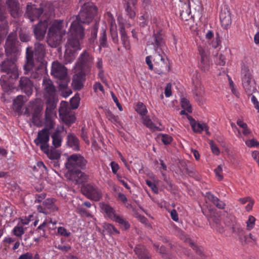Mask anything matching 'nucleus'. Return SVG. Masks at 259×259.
Masks as SVG:
<instances>
[{"instance_id":"obj_1","label":"nucleus","mask_w":259,"mask_h":259,"mask_svg":"<svg viewBox=\"0 0 259 259\" xmlns=\"http://www.w3.org/2000/svg\"><path fill=\"white\" fill-rule=\"evenodd\" d=\"M84 36V28L77 22H72L68 35L67 49L65 54L66 63H71L75 58V52L80 50V44Z\"/></svg>"},{"instance_id":"obj_2","label":"nucleus","mask_w":259,"mask_h":259,"mask_svg":"<svg viewBox=\"0 0 259 259\" xmlns=\"http://www.w3.org/2000/svg\"><path fill=\"white\" fill-rule=\"evenodd\" d=\"M46 55V47L43 43L36 42L33 48L28 47L26 49L25 68L29 70L33 65V62H46L44 57Z\"/></svg>"},{"instance_id":"obj_3","label":"nucleus","mask_w":259,"mask_h":259,"mask_svg":"<svg viewBox=\"0 0 259 259\" xmlns=\"http://www.w3.org/2000/svg\"><path fill=\"white\" fill-rule=\"evenodd\" d=\"M48 33L47 41L48 44L52 48L57 47L60 44L63 35L64 34L62 31V21L55 20L51 23Z\"/></svg>"},{"instance_id":"obj_4","label":"nucleus","mask_w":259,"mask_h":259,"mask_svg":"<svg viewBox=\"0 0 259 259\" xmlns=\"http://www.w3.org/2000/svg\"><path fill=\"white\" fill-rule=\"evenodd\" d=\"M87 164V160L82 156L78 154H73L68 157L66 167L67 169L70 170L76 169L75 173L78 177H81L83 173L80 170L86 169Z\"/></svg>"},{"instance_id":"obj_5","label":"nucleus","mask_w":259,"mask_h":259,"mask_svg":"<svg viewBox=\"0 0 259 259\" xmlns=\"http://www.w3.org/2000/svg\"><path fill=\"white\" fill-rule=\"evenodd\" d=\"M51 74L58 79V83L61 88H67L69 79L67 68L58 61L52 63Z\"/></svg>"},{"instance_id":"obj_6","label":"nucleus","mask_w":259,"mask_h":259,"mask_svg":"<svg viewBox=\"0 0 259 259\" xmlns=\"http://www.w3.org/2000/svg\"><path fill=\"white\" fill-rule=\"evenodd\" d=\"M147 47L153 49L154 52L162 53L165 46L164 32L161 29L153 31V34L147 42Z\"/></svg>"},{"instance_id":"obj_7","label":"nucleus","mask_w":259,"mask_h":259,"mask_svg":"<svg viewBox=\"0 0 259 259\" xmlns=\"http://www.w3.org/2000/svg\"><path fill=\"white\" fill-rule=\"evenodd\" d=\"M241 79L243 87L246 94L250 96L256 91L254 79L247 66L243 64L241 67Z\"/></svg>"},{"instance_id":"obj_8","label":"nucleus","mask_w":259,"mask_h":259,"mask_svg":"<svg viewBox=\"0 0 259 259\" xmlns=\"http://www.w3.org/2000/svg\"><path fill=\"white\" fill-rule=\"evenodd\" d=\"M86 7H82L75 20L81 26V24H89L92 21L97 12V8L94 4H90Z\"/></svg>"},{"instance_id":"obj_9","label":"nucleus","mask_w":259,"mask_h":259,"mask_svg":"<svg viewBox=\"0 0 259 259\" xmlns=\"http://www.w3.org/2000/svg\"><path fill=\"white\" fill-rule=\"evenodd\" d=\"M94 62V57L87 51H84L77 60L75 65L76 69L86 72L90 71Z\"/></svg>"},{"instance_id":"obj_10","label":"nucleus","mask_w":259,"mask_h":259,"mask_svg":"<svg viewBox=\"0 0 259 259\" xmlns=\"http://www.w3.org/2000/svg\"><path fill=\"white\" fill-rule=\"evenodd\" d=\"M19 41L17 40L16 32L10 33L6 39L5 43V52L8 57L16 58L19 53Z\"/></svg>"},{"instance_id":"obj_11","label":"nucleus","mask_w":259,"mask_h":259,"mask_svg":"<svg viewBox=\"0 0 259 259\" xmlns=\"http://www.w3.org/2000/svg\"><path fill=\"white\" fill-rule=\"evenodd\" d=\"M46 99L47 108L45 111V125L51 128H53L54 126L53 118L56 115L54 110L56 108L57 101L56 97L47 98Z\"/></svg>"},{"instance_id":"obj_12","label":"nucleus","mask_w":259,"mask_h":259,"mask_svg":"<svg viewBox=\"0 0 259 259\" xmlns=\"http://www.w3.org/2000/svg\"><path fill=\"white\" fill-rule=\"evenodd\" d=\"M203 214L207 218L212 227L220 233L224 232V228L221 224L220 215L216 210L209 209L203 210Z\"/></svg>"},{"instance_id":"obj_13","label":"nucleus","mask_w":259,"mask_h":259,"mask_svg":"<svg viewBox=\"0 0 259 259\" xmlns=\"http://www.w3.org/2000/svg\"><path fill=\"white\" fill-rule=\"evenodd\" d=\"M11 60H7L2 62L1 68L2 71L7 73V78L17 79L18 77V69L15 63L16 58L10 57Z\"/></svg>"},{"instance_id":"obj_14","label":"nucleus","mask_w":259,"mask_h":259,"mask_svg":"<svg viewBox=\"0 0 259 259\" xmlns=\"http://www.w3.org/2000/svg\"><path fill=\"white\" fill-rule=\"evenodd\" d=\"M40 131H39L37 134V138L34 140V142L37 146H39L41 150H46L47 147H49V142L50 140V130L52 128L49 126H46Z\"/></svg>"},{"instance_id":"obj_15","label":"nucleus","mask_w":259,"mask_h":259,"mask_svg":"<svg viewBox=\"0 0 259 259\" xmlns=\"http://www.w3.org/2000/svg\"><path fill=\"white\" fill-rule=\"evenodd\" d=\"M49 23V19H45L32 26V31L36 40L41 41L45 38Z\"/></svg>"},{"instance_id":"obj_16","label":"nucleus","mask_w":259,"mask_h":259,"mask_svg":"<svg viewBox=\"0 0 259 259\" xmlns=\"http://www.w3.org/2000/svg\"><path fill=\"white\" fill-rule=\"evenodd\" d=\"M38 65H35V62H33V66L31 69L29 70L25 68V64H24L23 68L24 69V74L26 75H30V77L34 79H38L44 73L46 69V62H39Z\"/></svg>"},{"instance_id":"obj_17","label":"nucleus","mask_w":259,"mask_h":259,"mask_svg":"<svg viewBox=\"0 0 259 259\" xmlns=\"http://www.w3.org/2000/svg\"><path fill=\"white\" fill-rule=\"evenodd\" d=\"M43 12L44 10L41 8H37L35 5L28 3L26 7L25 16L32 22L38 19Z\"/></svg>"},{"instance_id":"obj_18","label":"nucleus","mask_w":259,"mask_h":259,"mask_svg":"<svg viewBox=\"0 0 259 259\" xmlns=\"http://www.w3.org/2000/svg\"><path fill=\"white\" fill-rule=\"evenodd\" d=\"M6 4L8 11L13 18H18L23 14L22 9L18 0H7Z\"/></svg>"},{"instance_id":"obj_19","label":"nucleus","mask_w":259,"mask_h":259,"mask_svg":"<svg viewBox=\"0 0 259 259\" xmlns=\"http://www.w3.org/2000/svg\"><path fill=\"white\" fill-rule=\"evenodd\" d=\"M84 192L88 198L94 201H99L102 197L101 190L94 184H87L84 187Z\"/></svg>"},{"instance_id":"obj_20","label":"nucleus","mask_w":259,"mask_h":259,"mask_svg":"<svg viewBox=\"0 0 259 259\" xmlns=\"http://www.w3.org/2000/svg\"><path fill=\"white\" fill-rule=\"evenodd\" d=\"M42 90L46 98L56 97V89L52 81L47 77H44L42 81Z\"/></svg>"},{"instance_id":"obj_21","label":"nucleus","mask_w":259,"mask_h":259,"mask_svg":"<svg viewBox=\"0 0 259 259\" xmlns=\"http://www.w3.org/2000/svg\"><path fill=\"white\" fill-rule=\"evenodd\" d=\"M224 224L226 227L232 229L233 233H240L242 232V229L236 222L235 217L233 215L227 214L224 220Z\"/></svg>"},{"instance_id":"obj_22","label":"nucleus","mask_w":259,"mask_h":259,"mask_svg":"<svg viewBox=\"0 0 259 259\" xmlns=\"http://www.w3.org/2000/svg\"><path fill=\"white\" fill-rule=\"evenodd\" d=\"M78 73H75L72 78V85L76 90H80L83 87V83L85 80V75L87 72L78 70Z\"/></svg>"},{"instance_id":"obj_23","label":"nucleus","mask_w":259,"mask_h":259,"mask_svg":"<svg viewBox=\"0 0 259 259\" xmlns=\"http://www.w3.org/2000/svg\"><path fill=\"white\" fill-rule=\"evenodd\" d=\"M19 87L22 92L29 96L32 93L33 83L27 77H21L19 80Z\"/></svg>"},{"instance_id":"obj_24","label":"nucleus","mask_w":259,"mask_h":259,"mask_svg":"<svg viewBox=\"0 0 259 259\" xmlns=\"http://www.w3.org/2000/svg\"><path fill=\"white\" fill-rule=\"evenodd\" d=\"M156 55L154 56V62L155 64V70L159 73L160 74L163 71V69L166 66L165 60L164 57L162 56V53H159L158 52H155Z\"/></svg>"},{"instance_id":"obj_25","label":"nucleus","mask_w":259,"mask_h":259,"mask_svg":"<svg viewBox=\"0 0 259 259\" xmlns=\"http://www.w3.org/2000/svg\"><path fill=\"white\" fill-rule=\"evenodd\" d=\"M42 110V106L41 104L34 103L32 105V122L37 126L40 124V116Z\"/></svg>"},{"instance_id":"obj_26","label":"nucleus","mask_w":259,"mask_h":259,"mask_svg":"<svg viewBox=\"0 0 259 259\" xmlns=\"http://www.w3.org/2000/svg\"><path fill=\"white\" fill-rule=\"evenodd\" d=\"M48 157V158L52 160H58L61 156V153L58 150H56L55 148L51 147L50 149L49 147H47L46 150H42ZM54 166H59V162L58 161L54 162Z\"/></svg>"},{"instance_id":"obj_27","label":"nucleus","mask_w":259,"mask_h":259,"mask_svg":"<svg viewBox=\"0 0 259 259\" xmlns=\"http://www.w3.org/2000/svg\"><path fill=\"white\" fill-rule=\"evenodd\" d=\"M222 26L225 29H227L231 23L230 13L227 8L222 9L220 15Z\"/></svg>"},{"instance_id":"obj_28","label":"nucleus","mask_w":259,"mask_h":259,"mask_svg":"<svg viewBox=\"0 0 259 259\" xmlns=\"http://www.w3.org/2000/svg\"><path fill=\"white\" fill-rule=\"evenodd\" d=\"M204 196L219 209H224L225 207L226 204L220 200L217 197L214 196L210 192H206Z\"/></svg>"},{"instance_id":"obj_29","label":"nucleus","mask_w":259,"mask_h":259,"mask_svg":"<svg viewBox=\"0 0 259 259\" xmlns=\"http://www.w3.org/2000/svg\"><path fill=\"white\" fill-rule=\"evenodd\" d=\"M134 251L139 259H151L148 250L143 245H137Z\"/></svg>"},{"instance_id":"obj_30","label":"nucleus","mask_w":259,"mask_h":259,"mask_svg":"<svg viewBox=\"0 0 259 259\" xmlns=\"http://www.w3.org/2000/svg\"><path fill=\"white\" fill-rule=\"evenodd\" d=\"M67 144L75 151L79 150V141L78 139L73 134L69 133L67 137Z\"/></svg>"},{"instance_id":"obj_31","label":"nucleus","mask_w":259,"mask_h":259,"mask_svg":"<svg viewBox=\"0 0 259 259\" xmlns=\"http://www.w3.org/2000/svg\"><path fill=\"white\" fill-rule=\"evenodd\" d=\"M119 31L120 33L121 41L123 46L126 50H129L131 49L130 42L123 24H119Z\"/></svg>"},{"instance_id":"obj_32","label":"nucleus","mask_w":259,"mask_h":259,"mask_svg":"<svg viewBox=\"0 0 259 259\" xmlns=\"http://www.w3.org/2000/svg\"><path fill=\"white\" fill-rule=\"evenodd\" d=\"M188 119L190 121V125L194 132L199 133L204 130H207V125L205 123L197 122L191 116H189Z\"/></svg>"},{"instance_id":"obj_33","label":"nucleus","mask_w":259,"mask_h":259,"mask_svg":"<svg viewBox=\"0 0 259 259\" xmlns=\"http://www.w3.org/2000/svg\"><path fill=\"white\" fill-rule=\"evenodd\" d=\"M200 54L201 55V61L199 64V67L204 72L207 71L209 69L208 58L204 53L203 51H200Z\"/></svg>"},{"instance_id":"obj_34","label":"nucleus","mask_w":259,"mask_h":259,"mask_svg":"<svg viewBox=\"0 0 259 259\" xmlns=\"http://www.w3.org/2000/svg\"><path fill=\"white\" fill-rule=\"evenodd\" d=\"M61 131L60 130H56L51 135L52 144L54 147V148H57L61 146L62 138L61 136Z\"/></svg>"},{"instance_id":"obj_35","label":"nucleus","mask_w":259,"mask_h":259,"mask_svg":"<svg viewBox=\"0 0 259 259\" xmlns=\"http://www.w3.org/2000/svg\"><path fill=\"white\" fill-rule=\"evenodd\" d=\"M101 209L102 210L106 213V214L110 219L112 220H114L115 218L117 216L115 213V211L109 205L103 203L101 205Z\"/></svg>"},{"instance_id":"obj_36","label":"nucleus","mask_w":259,"mask_h":259,"mask_svg":"<svg viewBox=\"0 0 259 259\" xmlns=\"http://www.w3.org/2000/svg\"><path fill=\"white\" fill-rule=\"evenodd\" d=\"M27 98L23 95H19L14 100V108L17 111L20 110L23 104L26 101Z\"/></svg>"},{"instance_id":"obj_37","label":"nucleus","mask_w":259,"mask_h":259,"mask_svg":"<svg viewBox=\"0 0 259 259\" xmlns=\"http://www.w3.org/2000/svg\"><path fill=\"white\" fill-rule=\"evenodd\" d=\"M129 2H126L123 4L126 15L131 19H133L136 16V12L135 11V7H134L133 5Z\"/></svg>"},{"instance_id":"obj_38","label":"nucleus","mask_w":259,"mask_h":259,"mask_svg":"<svg viewBox=\"0 0 259 259\" xmlns=\"http://www.w3.org/2000/svg\"><path fill=\"white\" fill-rule=\"evenodd\" d=\"M8 27L7 18H5L4 20H0V34L4 38L8 33Z\"/></svg>"},{"instance_id":"obj_39","label":"nucleus","mask_w":259,"mask_h":259,"mask_svg":"<svg viewBox=\"0 0 259 259\" xmlns=\"http://www.w3.org/2000/svg\"><path fill=\"white\" fill-rule=\"evenodd\" d=\"M105 113L106 116V117L112 123L116 124L119 122L118 117L112 114V112L109 109H105Z\"/></svg>"},{"instance_id":"obj_40","label":"nucleus","mask_w":259,"mask_h":259,"mask_svg":"<svg viewBox=\"0 0 259 259\" xmlns=\"http://www.w3.org/2000/svg\"><path fill=\"white\" fill-rule=\"evenodd\" d=\"M42 204L46 209H51L53 211L57 209V207L54 204L52 199L48 198L42 202Z\"/></svg>"},{"instance_id":"obj_41","label":"nucleus","mask_w":259,"mask_h":259,"mask_svg":"<svg viewBox=\"0 0 259 259\" xmlns=\"http://www.w3.org/2000/svg\"><path fill=\"white\" fill-rule=\"evenodd\" d=\"M19 37L22 42H27L31 40L29 33L21 30L19 32Z\"/></svg>"},{"instance_id":"obj_42","label":"nucleus","mask_w":259,"mask_h":259,"mask_svg":"<svg viewBox=\"0 0 259 259\" xmlns=\"http://www.w3.org/2000/svg\"><path fill=\"white\" fill-rule=\"evenodd\" d=\"M100 45L101 47L106 48L108 47L107 37L105 30L103 29L101 32V36L99 39Z\"/></svg>"},{"instance_id":"obj_43","label":"nucleus","mask_w":259,"mask_h":259,"mask_svg":"<svg viewBox=\"0 0 259 259\" xmlns=\"http://www.w3.org/2000/svg\"><path fill=\"white\" fill-rule=\"evenodd\" d=\"M114 220L119 223L121 227L125 230H127L130 227V225L128 222L120 216L117 215Z\"/></svg>"},{"instance_id":"obj_44","label":"nucleus","mask_w":259,"mask_h":259,"mask_svg":"<svg viewBox=\"0 0 259 259\" xmlns=\"http://www.w3.org/2000/svg\"><path fill=\"white\" fill-rule=\"evenodd\" d=\"M13 234L18 237L21 236L24 233V229L22 224H18L13 230Z\"/></svg>"},{"instance_id":"obj_45","label":"nucleus","mask_w":259,"mask_h":259,"mask_svg":"<svg viewBox=\"0 0 259 259\" xmlns=\"http://www.w3.org/2000/svg\"><path fill=\"white\" fill-rule=\"evenodd\" d=\"M98 27L99 22H96L95 23L93 27L92 28L91 34V37L90 38V41L92 42H94L97 38Z\"/></svg>"},{"instance_id":"obj_46","label":"nucleus","mask_w":259,"mask_h":259,"mask_svg":"<svg viewBox=\"0 0 259 259\" xmlns=\"http://www.w3.org/2000/svg\"><path fill=\"white\" fill-rule=\"evenodd\" d=\"M136 110L142 116L146 115L147 112L145 106L142 103H139L137 104Z\"/></svg>"},{"instance_id":"obj_47","label":"nucleus","mask_w":259,"mask_h":259,"mask_svg":"<svg viewBox=\"0 0 259 259\" xmlns=\"http://www.w3.org/2000/svg\"><path fill=\"white\" fill-rule=\"evenodd\" d=\"M76 211L77 213L82 217H89L91 216L90 212L81 206H78Z\"/></svg>"},{"instance_id":"obj_48","label":"nucleus","mask_w":259,"mask_h":259,"mask_svg":"<svg viewBox=\"0 0 259 259\" xmlns=\"http://www.w3.org/2000/svg\"><path fill=\"white\" fill-rule=\"evenodd\" d=\"M182 107L186 110L188 112H191V105L190 104L189 101L186 98H182L181 101Z\"/></svg>"},{"instance_id":"obj_49","label":"nucleus","mask_w":259,"mask_h":259,"mask_svg":"<svg viewBox=\"0 0 259 259\" xmlns=\"http://www.w3.org/2000/svg\"><path fill=\"white\" fill-rule=\"evenodd\" d=\"M142 119L143 121V123L148 127L150 128H154L155 127L153 123L152 122L151 120L148 116H142Z\"/></svg>"},{"instance_id":"obj_50","label":"nucleus","mask_w":259,"mask_h":259,"mask_svg":"<svg viewBox=\"0 0 259 259\" xmlns=\"http://www.w3.org/2000/svg\"><path fill=\"white\" fill-rule=\"evenodd\" d=\"M63 120L66 124L70 125L75 122V117L73 115H66L63 117Z\"/></svg>"},{"instance_id":"obj_51","label":"nucleus","mask_w":259,"mask_h":259,"mask_svg":"<svg viewBox=\"0 0 259 259\" xmlns=\"http://www.w3.org/2000/svg\"><path fill=\"white\" fill-rule=\"evenodd\" d=\"M111 37L115 44H117L118 41V34L116 28H114L112 26L110 29Z\"/></svg>"},{"instance_id":"obj_52","label":"nucleus","mask_w":259,"mask_h":259,"mask_svg":"<svg viewBox=\"0 0 259 259\" xmlns=\"http://www.w3.org/2000/svg\"><path fill=\"white\" fill-rule=\"evenodd\" d=\"M104 228L110 233H119V232L117 231V230L110 224H105L104 226Z\"/></svg>"},{"instance_id":"obj_53","label":"nucleus","mask_w":259,"mask_h":259,"mask_svg":"<svg viewBox=\"0 0 259 259\" xmlns=\"http://www.w3.org/2000/svg\"><path fill=\"white\" fill-rule=\"evenodd\" d=\"M47 223L44 222L41 224L39 226L37 227L36 230V232L39 234V235L40 236H45V228L46 227Z\"/></svg>"},{"instance_id":"obj_54","label":"nucleus","mask_w":259,"mask_h":259,"mask_svg":"<svg viewBox=\"0 0 259 259\" xmlns=\"http://www.w3.org/2000/svg\"><path fill=\"white\" fill-rule=\"evenodd\" d=\"M255 218L252 215L249 216L248 220L246 222L247 230H250L252 229L254 225Z\"/></svg>"},{"instance_id":"obj_55","label":"nucleus","mask_w":259,"mask_h":259,"mask_svg":"<svg viewBox=\"0 0 259 259\" xmlns=\"http://www.w3.org/2000/svg\"><path fill=\"white\" fill-rule=\"evenodd\" d=\"M79 99L78 97H74L71 98L70 101L71 108L73 109L77 108L79 106Z\"/></svg>"},{"instance_id":"obj_56","label":"nucleus","mask_w":259,"mask_h":259,"mask_svg":"<svg viewBox=\"0 0 259 259\" xmlns=\"http://www.w3.org/2000/svg\"><path fill=\"white\" fill-rule=\"evenodd\" d=\"M222 171V166L221 165H218V167L214 169L215 175L219 180H222L223 179Z\"/></svg>"},{"instance_id":"obj_57","label":"nucleus","mask_w":259,"mask_h":259,"mask_svg":"<svg viewBox=\"0 0 259 259\" xmlns=\"http://www.w3.org/2000/svg\"><path fill=\"white\" fill-rule=\"evenodd\" d=\"M57 231L58 234L65 237H68L71 234L70 232L67 231L65 228L62 227H59Z\"/></svg>"},{"instance_id":"obj_58","label":"nucleus","mask_w":259,"mask_h":259,"mask_svg":"<svg viewBox=\"0 0 259 259\" xmlns=\"http://www.w3.org/2000/svg\"><path fill=\"white\" fill-rule=\"evenodd\" d=\"M161 141L165 145H168L172 141V138L168 135H162Z\"/></svg>"},{"instance_id":"obj_59","label":"nucleus","mask_w":259,"mask_h":259,"mask_svg":"<svg viewBox=\"0 0 259 259\" xmlns=\"http://www.w3.org/2000/svg\"><path fill=\"white\" fill-rule=\"evenodd\" d=\"M195 99L199 104H202L203 102V93L201 92H197L195 93Z\"/></svg>"},{"instance_id":"obj_60","label":"nucleus","mask_w":259,"mask_h":259,"mask_svg":"<svg viewBox=\"0 0 259 259\" xmlns=\"http://www.w3.org/2000/svg\"><path fill=\"white\" fill-rule=\"evenodd\" d=\"M209 144L212 152L214 154L218 155L220 153V150L217 146L212 141L210 142Z\"/></svg>"},{"instance_id":"obj_61","label":"nucleus","mask_w":259,"mask_h":259,"mask_svg":"<svg viewBox=\"0 0 259 259\" xmlns=\"http://www.w3.org/2000/svg\"><path fill=\"white\" fill-rule=\"evenodd\" d=\"M7 16L5 8L0 4V20H4L5 18H7Z\"/></svg>"},{"instance_id":"obj_62","label":"nucleus","mask_w":259,"mask_h":259,"mask_svg":"<svg viewBox=\"0 0 259 259\" xmlns=\"http://www.w3.org/2000/svg\"><path fill=\"white\" fill-rule=\"evenodd\" d=\"M246 144L248 147H256L259 145V142L254 139L246 141Z\"/></svg>"},{"instance_id":"obj_63","label":"nucleus","mask_w":259,"mask_h":259,"mask_svg":"<svg viewBox=\"0 0 259 259\" xmlns=\"http://www.w3.org/2000/svg\"><path fill=\"white\" fill-rule=\"evenodd\" d=\"M225 59L226 58L225 56L222 54H221L219 56V58H217V64L220 66H224L226 63Z\"/></svg>"},{"instance_id":"obj_64","label":"nucleus","mask_w":259,"mask_h":259,"mask_svg":"<svg viewBox=\"0 0 259 259\" xmlns=\"http://www.w3.org/2000/svg\"><path fill=\"white\" fill-rule=\"evenodd\" d=\"M189 165H188L186 162L181 161L180 162L179 167L182 172L184 173Z\"/></svg>"}]
</instances>
